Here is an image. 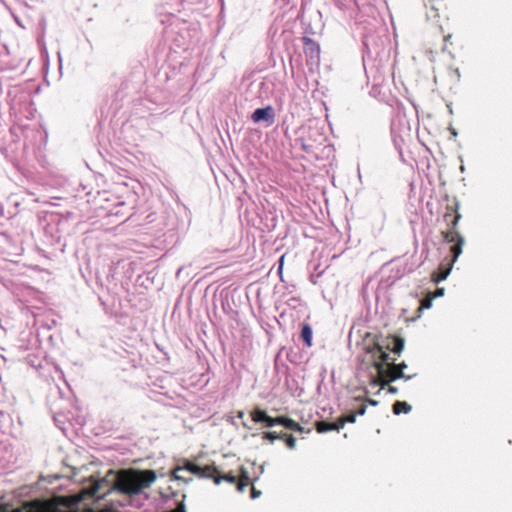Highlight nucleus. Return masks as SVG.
<instances>
[{
	"label": "nucleus",
	"mask_w": 512,
	"mask_h": 512,
	"mask_svg": "<svg viewBox=\"0 0 512 512\" xmlns=\"http://www.w3.org/2000/svg\"><path fill=\"white\" fill-rule=\"evenodd\" d=\"M91 484L88 491L97 500L102 499L112 491L121 493L128 497L140 494L148 488L155 480L156 474L152 470L146 471H115L109 469L103 477L90 476Z\"/></svg>",
	"instance_id": "1"
},
{
	"label": "nucleus",
	"mask_w": 512,
	"mask_h": 512,
	"mask_svg": "<svg viewBox=\"0 0 512 512\" xmlns=\"http://www.w3.org/2000/svg\"><path fill=\"white\" fill-rule=\"evenodd\" d=\"M403 349L404 340L402 338H380L375 342L372 353L374 359L373 367L377 372V376H374L373 374L370 375L371 383L374 386H378L380 381L389 383L400 378L405 380L412 378V376L404 374V369L407 367L405 362L395 364L394 361L396 359H392V362H389L390 355L388 351L399 355Z\"/></svg>",
	"instance_id": "2"
},
{
	"label": "nucleus",
	"mask_w": 512,
	"mask_h": 512,
	"mask_svg": "<svg viewBox=\"0 0 512 512\" xmlns=\"http://www.w3.org/2000/svg\"><path fill=\"white\" fill-rule=\"evenodd\" d=\"M49 406L55 425L65 436H69L70 428L73 432L78 433L86 424L82 411L75 407L69 399H49Z\"/></svg>",
	"instance_id": "3"
},
{
	"label": "nucleus",
	"mask_w": 512,
	"mask_h": 512,
	"mask_svg": "<svg viewBox=\"0 0 512 512\" xmlns=\"http://www.w3.org/2000/svg\"><path fill=\"white\" fill-rule=\"evenodd\" d=\"M253 424H261L262 427L265 428H271L276 425H280L287 430L302 432V427L294 420L284 416H279L275 418L271 417L267 414L265 410L259 407H256L253 410H251L250 422L245 420L242 421V425L248 430L253 429Z\"/></svg>",
	"instance_id": "4"
},
{
	"label": "nucleus",
	"mask_w": 512,
	"mask_h": 512,
	"mask_svg": "<svg viewBox=\"0 0 512 512\" xmlns=\"http://www.w3.org/2000/svg\"><path fill=\"white\" fill-rule=\"evenodd\" d=\"M193 475L200 479H207L212 476L209 465L202 467L190 460H184L182 464L177 465L172 471L173 478L186 485L193 481Z\"/></svg>",
	"instance_id": "5"
},
{
	"label": "nucleus",
	"mask_w": 512,
	"mask_h": 512,
	"mask_svg": "<svg viewBox=\"0 0 512 512\" xmlns=\"http://www.w3.org/2000/svg\"><path fill=\"white\" fill-rule=\"evenodd\" d=\"M442 234L447 242L454 243V245L451 246V253L453 254V261H456V259L462 253L464 238L458 231H444Z\"/></svg>",
	"instance_id": "6"
},
{
	"label": "nucleus",
	"mask_w": 512,
	"mask_h": 512,
	"mask_svg": "<svg viewBox=\"0 0 512 512\" xmlns=\"http://www.w3.org/2000/svg\"><path fill=\"white\" fill-rule=\"evenodd\" d=\"M251 119L255 123L265 122L266 126H270L274 123L275 120V112L272 106H267L264 108H257L251 115Z\"/></svg>",
	"instance_id": "7"
},
{
	"label": "nucleus",
	"mask_w": 512,
	"mask_h": 512,
	"mask_svg": "<svg viewBox=\"0 0 512 512\" xmlns=\"http://www.w3.org/2000/svg\"><path fill=\"white\" fill-rule=\"evenodd\" d=\"M253 437L259 436L261 439L268 440L269 443H274L276 439H282L286 443L287 446L292 448L295 445V438L292 435H288L287 433L277 432V431H269L262 432L257 434H252Z\"/></svg>",
	"instance_id": "8"
},
{
	"label": "nucleus",
	"mask_w": 512,
	"mask_h": 512,
	"mask_svg": "<svg viewBox=\"0 0 512 512\" xmlns=\"http://www.w3.org/2000/svg\"><path fill=\"white\" fill-rule=\"evenodd\" d=\"M304 52L306 56L312 61L317 62L319 60L320 47L319 45L309 37L303 38Z\"/></svg>",
	"instance_id": "9"
},
{
	"label": "nucleus",
	"mask_w": 512,
	"mask_h": 512,
	"mask_svg": "<svg viewBox=\"0 0 512 512\" xmlns=\"http://www.w3.org/2000/svg\"><path fill=\"white\" fill-rule=\"evenodd\" d=\"M354 401L356 402V404L352 406V411L342 418L343 421H345V423H354L356 420V415H364L366 412V404L359 402L357 398H355Z\"/></svg>",
	"instance_id": "10"
},
{
	"label": "nucleus",
	"mask_w": 512,
	"mask_h": 512,
	"mask_svg": "<svg viewBox=\"0 0 512 512\" xmlns=\"http://www.w3.org/2000/svg\"><path fill=\"white\" fill-rule=\"evenodd\" d=\"M209 468H210V471L212 474V476L209 479H212L216 485H219L222 481H226L230 484L236 483V477L234 475H232V474L221 475L215 466L209 465Z\"/></svg>",
	"instance_id": "11"
},
{
	"label": "nucleus",
	"mask_w": 512,
	"mask_h": 512,
	"mask_svg": "<svg viewBox=\"0 0 512 512\" xmlns=\"http://www.w3.org/2000/svg\"><path fill=\"white\" fill-rule=\"evenodd\" d=\"M344 424H345V421H343L342 418L336 422L322 421L318 424V431L319 432H327V431H332V430L339 431L341 428H343Z\"/></svg>",
	"instance_id": "12"
},
{
	"label": "nucleus",
	"mask_w": 512,
	"mask_h": 512,
	"mask_svg": "<svg viewBox=\"0 0 512 512\" xmlns=\"http://www.w3.org/2000/svg\"><path fill=\"white\" fill-rule=\"evenodd\" d=\"M300 338L307 347L312 346L313 331L309 324H302Z\"/></svg>",
	"instance_id": "13"
},
{
	"label": "nucleus",
	"mask_w": 512,
	"mask_h": 512,
	"mask_svg": "<svg viewBox=\"0 0 512 512\" xmlns=\"http://www.w3.org/2000/svg\"><path fill=\"white\" fill-rule=\"evenodd\" d=\"M412 407L405 401H396L392 406V411L395 415H399L401 413H409Z\"/></svg>",
	"instance_id": "14"
},
{
	"label": "nucleus",
	"mask_w": 512,
	"mask_h": 512,
	"mask_svg": "<svg viewBox=\"0 0 512 512\" xmlns=\"http://www.w3.org/2000/svg\"><path fill=\"white\" fill-rule=\"evenodd\" d=\"M461 219V215L456 211L454 215L452 216V219L448 223V226H450L449 231H457L455 228L458 225L459 220Z\"/></svg>",
	"instance_id": "15"
},
{
	"label": "nucleus",
	"mask_w": 512,
	"mask_h": 512,
	"mask_svg": "<svg viewBox=\"0 0 512 512\" xmlns=\"http://www.w3.org/2000/svg\"><path fill=\"white\" fill-rule=\"evenodd\" d=\"M185 499L186 494H183L181 501H179V503L177 504V507L171 510L170 512H186Z\"/></svg>",
	"instance_id": "16"
},
{
	"label": "nucleus",
	"mask_w": 512,
	"mask_h": 512,
	"mask_svg": "<svg viewBox=\"0 0 512 512\" xmlns=\"http://www.w3.org/2000/svg\"><path fill=\"white\" fill-rule=\"evenodd\" d=\"M456 212V209H454L451 206H447V212L444 214V221L448 224L450 220L452 219V216Z\"/></svg>",
	"instance_id": "17"
},
{
	"label": "nucleus",
	"mask_w": 512,
	"mask_h": 512,
	"mask_svg": "<svg viewBox=\"0 0 512 512\" xmlns=\"http://www.w3.org/2000/svg\"><path fill=\"white\" fill-rule=\"evenodd\" d=\"M249 484V479L246 478L245 481H240L237 483V490L239 492H243L245 490V488L248 486Z\"/></svg>",
	"instance_id": "18"
},
{
	"label": "nucleus",
	"mask_w": 512,
	"mask_h": 512,
	"mask_svg": "<svg viewBox=\"0 0 512 512\" xmlns=\"http://www.w3.org/2000/svg\"><path fill=\"white\" fill-rule=\"evenodd\" d=\"M431 305H432L431 299L424 300V301H422L421 306L419 307V311H422L423 309H428L431 307Z\"/></svg>",
	"instance_id": "19"
},
{
	"label": "nucleus",
	"mask_w": 512,
	"mask_h": 512,
	"mask_svg": "<svg viewBox=\"0 0 512 512\" xmlns=\"http://www.w3.org/2000/svg\"><path fill=\"white\" fill-rule=\"evenodd\" d=\"M260 495H261V491L257 490L255 487H252L251 498L256 499V498L260 497Z\"/></svg>",
	"instance_id": "20"
},
{
	"label": "nucleus",
	"mask_w": 512,
	"mask_h": 512,
	"mask_svg": "<svg viewBox=\"0 0 512 512\" xmlns=\"http://www.w3.org/2000/svg\"><path fill=\"white\" fill-rule=\"evenodd\" d=\"M388 391L392 394H396L398 392V389L394 386H389Z\"/></svg>",
	"instance_id": "21"
},
{
	"label": "nucleus",
	"mask_w": 512,
	"mask_h": 512,
	"mask_svg": "<svg viewBox=\"0 0 512 512\" xmlns=\"http://www.w3.org/2000/svg\"><path fill=\"white\" fill-rule=\"evenodd\" d=\"M444 295V288H438L436 290V296H443Z\"/></svg>",
	"instance_id": "22"
},
{
	"label": "nucleus",
	"mask_w": 512,
	"mask_h": 512,
	"mask_svg": "<svg viewBox=\"0 0 512 512\" xmlns=\"http://www.w3.org/2000/svg\"><path fill=\"white\" fill-rule=\"evenodd\" d=\"M244 416H245V413H244L243 411H238V413H237V418H239V419H242V420H243V419H244Z\"/></svg>",
	"instance_id": "23"
},
{
	"label": "nucleus",
	"mask_w": 512,
	"mask_h": 512,
	"mask_svg": "<svg viewBox=\"0 0 512 512\" xmlns=\"http://www.w3.org/2000/svg\"><path fill=\"white\" fill-rule=\"evenodd\" d=\"M369 403L373 406H376L378 402L376 400L369 399Z\"/></svg>",
	"instance_id": "24"
},
{
	"label": "nucleus",
	"mask_w": 512,
	"mask_h": 512,
	"mask_svg": "<svg viewBox=\"0 0 512 512\" xmlns=\"http://www.w3.org/2000/svg\"><path fill=\"white\" fill-rule=\"evenodd\" d=\"M450 131L453 136H457V131L454 128H450Z\"/></svg>",
	"instance_id": "25"
}]
</instances>
